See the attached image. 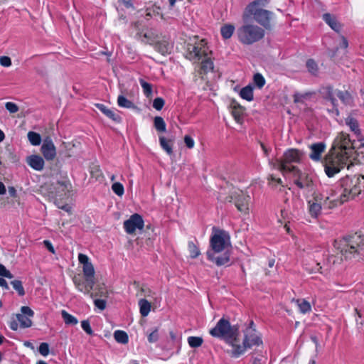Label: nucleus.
Returning a JSON list of instances; mask_svg holds the SVG:
<instances>
[{
  "label": "nucleus",
  "instance_id": "f3484780",
  "mask_svg": "<svg viewBox=\"0 0 364 364\" xmlns=\"http://www.w3.org/2000/svg\"><path fill=\"white\" fill-rule=\"evenodd\" d=\"M41 152L47 161H52L56 156V148L50 137L47 136L43 139Z\"/></svg>",
  "mask_w": 364,
  "mask_h": 364
},
{
  "label": "nucleus",
  "instance_id": "ddd939ff",
  "mask_svg": "<svg viewBox=\"0 0 364 364\" xmlns=\"http://www.w3.org/2000/svg\"><path fill=\"white\" fill-rule=\"evenodd\" d=\"M75 288L84 294L90 295L94 288L95 279L93 278L85 277L80 274L75 275L73 278Z\"/></svg>",
  "mask_w": 364,
  "mask_h": 364
},
{
  "label": "nucleus",
  "instance_id": "1a4fd4ad",
  "mask_svg": "<svg viewBox=\"0 0 364 364\" xmlns=\"http://www.w3.org/2000/svg\"><path fill=\"white\" fill-rule=\"evenodd\" d=\"M237 332V328L232 326L229 321L224 318L220 319L216 326L210 330L212 336L223 339L231 348H233V344L236 342Z\"/></svg>",
  "mask_w": 364,
  "mask_h": 364
},
{
  "label": "nucleus",
  "instance_id": "e2e57ef3",
  "mask_svg": "<svg viewBox=\"0 0 364 364\" xmlns=\"http://www.w3.org/2000/svg\"><path fill=\"white\" fill-rule=\"evenodd\" d=\"M0 287L4 288L5 289H9V286L6 281L3 278H0Z\"/></svg>",
  "mask_w": 364,
  "mask_h": 364
},
{
  "label": "nucleus",
  "instance_id": "3c124183",
  "mask_svg": "<svg viewBox=\"0 0 364 364\" xmlns=\"http://www.w3.org/2000/svg\"><path fill=\"white\" fill-rule=\"evenodd\" d=\"M164 105V100L161 97L156 98L153 102V107L156 110H161Z\"/></svg>",
  "mask_w": 364,
  "mask_h": 364
},
{
  "label": "nucleus",
  "instance_id": "bf43d9fd",
  "mask_svg": "<svg viewBox=\"0 0 364 364\" xmlns=\"http://www.w3.org/2000/svg\"><path fill=\"white\" fill-rule=\"evenodd\" d=\"M348 46V42L347 39L344 36H341V42L340 44V48H347Z\"/></svg>",
  "mask_w": 364,
  "mask_h": 364
},
{
  "label": "nucleus",
  "instance_id": "c756f323",
  "mask_svg": "<svg viewBox=\"0 0 364 364\" xmlns=\"http://www.w3.org/2000/svg\"><path fill=\"white\" fill-rule=\"evenodd\" d=\"M240 96L247 101H252L253 100V89L251 86L247 85L241 89L240 92Z\"/></svg>",
  "mask_w": 364,
  "mask_h": 364
},
{
  "label": "nucleus",
  "instance_id": "dca6fc26",
  "mask_svg": "<svg viewBox=\"0 0 364 364\" xmlns=\"http://www.w3.org/2000/svg\"><path fill=\"white\" fill-rule=\"evenodd\" d=\"M34 315L33 311L28 306H22L21 308V314H16V319L19 323L21 328H28L31 326L32 321L31 317Z\"/></svg>",
  "mask_w": 364,
  "mask_h": 364
},
{
  "label": "nucleus",
  "instance_id": "774afa93",
  "mask_svg": "<svg viewBox=\"0 0 364 364\" xmlns=\"http://www.w3.org/2000/svg\"><path fill=\"white\" fill-rule=\"evenodd\" d=\"M5 138V134L3 132V131H1L0 129V142H1Z\"/></svg>",
  "mask_w": 364,
  "mask_h": 364
},
{
  "label": "nucleus",
  "instance_id": "4c0bfd02",
  "mask_svg": "<svg viewBox=\"0 0 364 364\" xmlns=\"http://www.w3.org/2000/svg\"><path fill=\"white\" fill-rule=\"evenodd\" d=\"M203 343V340L199 336H190L188 338V343L191 348H198Z\"/></svg>",
  "mask_w": 364,
  "mask_h": 364
},
{
  "label": "nucleus",
  "instance_id": "423d86ee",
  "mask_svg": "<svg viewBox=\"0 0 364 364\" xmlns=\"http://www.w3.org/2000/svg\"><path fill=\"white\" fill-rule=\"evenodd\" d=\"M235 341V343L233 344V348L228 351L229 354L233 358L240 357L248 348L262 344V341L255 328L252 321L250 322L249 326L245 330L242 341H241L237 334Z\"/></svg>",
  "mask_w": 364,
  "mask_h": 364
},
{
  "label": "nucleus",
  "instance_id": "2f4dec72",
  "mask_svg": "<svg viewBox=\"0 0 364 364\" xmlns=\"http://www.w3.org/2000/svg\"><path fill=\"white\" fill-rule=\"evenodd\" d=\"M117 104L120 107L123 108H127V109H135L136 106L134 104L127 100L124 96L123 95H119L117 98Z\"/></svg>",
  "mask_w": 364,
  "mask_h": 364
},
{
  "label": "nucleus",
  "instance_id": "c9c22d12",
  "mask_svg": "<svg viewBox=\"0 0 364 364\" xmlns=\"http://www.w3.org/2000/svg\"><path fill=\"white\" fill-rule=\"evenodd\" d=\"M62 317L64 322L67 325H76L78 323L77 319L73 315L68 314L66 311L63 310L61 311Z\"/></svg>",
  "mask_w": 364,
  "mask_h": 364
},
{
  "label": "nucleus",
  "instance_id": "0e129e2a",
  "mask_svg": "<svg viewBox=\"0 0 364 364\" xmlns=\"http://www.w3.org/2000/svg\"><path fill=\"white\" fill-rule=\"evenodd\" d=\"M123 4L127 8H133V4L131 0H124L123 1Z\"/></svg>",
  "mask_w": 364,
  "mask_h": 364
},
{
  "label": "nucleus",
  "instance_id": "09e8293b",
  "mask_svg": "<svg viewBox=\"0 0 364 364\" xmlns=\"http://www.w3.org/2000/svg\"><path fill=\"white\" fill-rule=\"evenodd\" d=\"M94 304L97 309L102 311L105 309L107 302L105 299H95Z\"/></svg>",
  "mask_w": 364,
  "mask_h": 364
},
{
  "label": "nucleus",
  "instance_id": "4d7b16f0",
  "mask_svg": "<svg viewBox=\"0 0 364 364\" xmlns=\"http://www.w3.org/2000/svg\"><path fill=\"white\" fill-rule=\"evenodd\" d=\"M56 206L60 208V209H62L66 212H70L71 210V207L70 205H69L68 204H62L61 202H58L57 200L55 202Z\"/></svg>",
  "mask_w": 364,
  "mask_h": 364
},
{
  "label": "nucleus",
  "instance_id": "f03ea898",
  "mask_svg": "<svg viewBox=\"0 0 364 364\" xmlns=\"http://www.w3.org/2000/svg\"><path fill=\"white\" fill-rule=\"evenodd\" d=\"M354 153V147L349 135L343 132L338 133L324 161V171L328 177L334 176L346 166L349 168L352 165L351 158Z\"/></svg>",
  "mask_w": 364,
  "mask_h": 364
},
{
  "label": "nucleus",
  "instance_id": "b1692460",
  "mask_svg": "<svg viewBox=\"0 0 364 364\" xmlns=\"http://www.w3.org/2000/svg\"><path fill=\"white\" fill-rule=\"evenodd\" d=\"M346 124L350 128V131L357 136L360 135V129L358 121L351 117H348L345 120Z\"/></svg>",
  "mask_w": 364,
  "mask_h": 364
},
{
  "label": "nucleus",
  "instance_id": "4be33fe9",
  "mask_svg": "<svg viewBox=\"0 0 364 364\" xmlns=\"http://www.w3.org/2000/svg\"><path fill=\"white\" fill-rule=\"evenodd\" d=\"M324 21L335 31L339 32L341 24L338 22L336 18L330 14H325L323 16Z\"/></svg>",
  "mask_w": 364,
  "mask_h": 364
},
{
  "label": "nucleus",
  "instance_id": "20e7f679",
  "mask_svg": "<svg viewBox=\"0 0 364 364\" xmlns=\"http://www.w3.org/2000/svg\"><path fill=\"white\" fill-rule=\"evenodd\" d=\"M231 247L229 233L223 230L213 228L210 240V250L207 251L208 259L218 266L230 262L229 248Z\"/></svg>",
  "mask_w": 364,
  "mask_h": 364
},
{
  "label": "nucleus",
  "instance_id": "c85d7f7f",
  "mask_svg": "<svg viewBox=\"0 0 364 364\" xmlns=\"http://www.w3.org/2000/svg\"><path fill=\"white\" fill-rule=\"evenodd\" d=\"M114 338L115 341L122 344H126L129 341L127 333L124 331L117 330L114 333Z\"/></svg>",
  "mask_w": 364,
  "mask_h": 364
},
{
  "label": "nucleus",
  "instance_id": "39448f33",
  "mask_svg": "<svg viewBox=\"0 0 364 364\" xmlns=\"http://www.w3.org/2000/svg\"><path fill=\"white\" fill-rule=\"evenodd\" d=\"M210 54V51L204 39L195 43H188L187 46L186 58L194 63H200V69L204 73L213 70V63L209 56Z\"/></svg>",
  "mask_w": 364,
  "mask_h": 364
},
{
  "label": "nucleus",
  "instance_id": "0eeeda50",
  "mask_svg": "<svg viewBox=\"0 0 364 364\" xmlns=\"http://www.w3.org/2000/svg\"><path fill=\"white\" fill-rule=\"evenodd\" d=\"M303 158L304 153L301 151L290 149L284 153L282 159L269 160V164L272 168L280 171L284 175L287 173L293 172V169H298L297 167L291 165V164L301 163Z\"/></svg>",
  "mask_w": 364,
  "mask_h": 364
},
{
  "label": "nucleus",
  "instance_id": "69168bd1",
  "mask_svg": "<svg viewBox=\"0 0 364 364\" xmlns=\"http://www.w3.org/2000/svg\"><path fill=\"white\" fill-rule=\"evenodd\" d=\"M261 147L264 151V154L266 156H268V154H269V149L266 147V146L263 144V143H261Z\"/></svg>",
  "mask_w": 364,
  "mask_h": 364
},
{
  "label": "nucleus",
  "instance_id": "338daca9",
  "mask_svg": "<svg viewBox=\"0 0 364 364\" xmlns=\"http://www.w3.org/2000/svg\"><path fill=\"white\" fill-rule=\"evenodd\" d=\"M6 193V188L2 182H0V195H3Z\"/></svg>",
  "mask_w": 364,
  "mask_h": 364
},
{
  "label": "nucleus",
  "instance_id": "37998d69",
  "mask_svg": "<svg viewBox=\"0 0 364 364\" xmlns=\"http://www.w3.org/2000/svg\"><path fill=\"white\" fill-rule=\"evenodd\" d=\"M14 289L17 291L18 294L20 296H23L25 294V291L22 285V282L19 280H14L11 282Z\"/></svg>",
  "mask_w": 364,
  "mask_h": 364
},
{
  "label": "nucleus",
  "instance_id": "7c9ffc66",
  "mask_svg": "<svg viewBox=\"0 0 364 364\" xmlns=\"http://www.w3.org/2000/svg\"><path fill=\"white\" fill-rule=\"evenodd\" d=\"M154 125L159 132H165L166 131V124L161 117L157 116L154 119Z\"/></svg>",
  "mask_w": 364,
  "mask_h": 364
},
{
  "label": "nucleus",
  "instance_id": "6e6d98bb",
  "mask_svg": "<svg viewBox=\"0 0 364 364\" xmlns=\"http://www.w3.org/2000/svg\"><path fill=\"white\" fill-rule=\"evenodd\" d=\"M308 96L307 93L302 94L296 92L294 95V102H302L304 99H305Z\"/></svg>",
  "mask_w": 364,
  "mask_h": 364
},
{
  "label": "nucleus",
  "instance_id": "6e6552de",
  "mask_svg": "<svg viewBox=\"0 0 364 364\" xmlns=\"http://www.w3.org/2000/svg\"><path fill=\"white\" fill-rule=\"evenodd\" d=\"M267 4L268 0H255L250 3L247 6L243 15L244 21H247L250 16H253L258 23L265 28L269 27L272 13L262 8Z\"/></svg>",
  "mask_w": 364,
  "mask_h": 364
},
{
  "label": "nucleus",
  "instance_id": "f704fd0d",
  "mask_svg": "<svg viewBox=\"0 0 364 364\" xmlns=\"http://www.w3.org/2000/svg\"><path fill=\"white\" fill-rule=\"evenodd\" d=\"M243 114H244V110L241 107L235 106L232 108V114L237 123L241 124L242 122Z\"/></svg>",
  "mask_w": 364,
  "mask_h": 364
},
{
  "label": "nucleus",
  "instance_id": "5701e85b",
  "mask_svg": "<svg viewBox=\"0 0 364 364\" xmlns=\"http://www.w3.org/2000/svg\"><path fill=\"white\" fill-rule=\"evenodd\" d=\"M96 107L107 117L112 119L114 122H119L120 120V117L119 114L115 113L114 111L108 109L105 105L102 104H97Z\"/></svg>",
  "mask_w": 364,
  "mask_h": 364
},
{
  "label": "nucleus",
  "instance_id": "72a5a7b5",
  "mask_svg": "<svg viewBox=\"0 0 364 364\" xmlns=\"http://www.w3.org/2000/svg\"><path fill=\"white\" fill-rule=\"evenodd\" d=\"M27 136H28V139L29 142L33 146H38L41 144V136L38 133L31 131V132H28Z\"/></svg>",
  "mask_w": 364,
  "mask_h": 364
},
{
  "label": "nucleus",
  "instance_id": "9d476101",
  "mask_svg": "<svg viewBox=\"0 0 364 364\" xmlns=\"http://www.w3.org/2000/svg\"><path fill=\"white\" fill-rule=\"evenodd\" d=\"M323 95L330 101L331 104L332 105L333 108L331 109H328V111L331 112L334 117L339 115V111L336 104V97H338L345 105H351L353 102L352 95L348 91L333 90L331 87L323 88Z\"/></svg>",
  "mask_w": 364,
  "mask_h": 364
},
{
  "label": "nucleus",
  "instance_id": "7ed1b4c3",
  "mask_svg": "<svg viewBox=\"0 0 364 364\" xmlns=\"http://www.w3.org/2000/svg\"><path fill=\"white\" fill-rule=\"evenodd\" d=\"M333 252L326 261V265L329 269L341 264L343 259H360L364 255V236L355 233L335 240Z\"/></svg>",
  "mask_w": 364,
  "mask_h": 364
},
{
  "label": "nucleus",
  "instance_id": "9b49d317",
  "mask_svg": "<svg viewBox=\"0 0 364 364\" xmlns=\"http://www.w3.org/2000/svg\"><path fill=\"white\" fill-rule=\"evenodd\" d=\"M237 34L242 43L250 45L264 37V30L258 26L246 23L237 29Z\"/></svg>",
  "mask_w": 364,
  "mask_h": 364
},
{
  "label": "nucleus",
  "instance_id": "c03bdc74",
  "mask_svg": "<svg viewBox=\"0 0 364 364\" xmlns=\"http://www.w3.org/2000/svg\"><path fill=\"white\" fill-rule=\"evenodd\" d=\"M254 83L258 88H262L265 84V79L260 73H256L253 77Z\"/></svg>",
  "mask_w": 364,
  "mask_h": 364
},
{
  "label": "nucleus",
  "instance_id": "2eb2a0df",
  "mask_svg": "<svg viewBox=\"0 0 364 364\" xmlns=\"http://www.w3.org/2000/svg\"><path fill=\"white\" fill-rule=\"evenodd\" d=\"M291 173L294 177V183L298 188L303 189L311 187L313 181L309 175L302 173L299 168L293 169V172Z\"/></svg>",
  "mask_w": 364,
  "mask_h": 364
},
{
  "label": "nucleus",
  "instance_id": "412c9836",
  "mask_svg": "<svg viewBox=\"0 0 364 364\" xmlns=\"http://www.w3.org/2000/svg\"><path fill=\"white\" fill-rule=\"evenodd\" d=\"M109 290L105 284L97 285L94 291H91L90 296L91 298L100 297L102 299L107 298L109 296Z\"/></svg>",
  "mask_w": 364,
  "mask_h": 364
},
{
  "label": "nucleus",
  "instance_id": "49530a36",
  "mask_svg": "<svg viewBox=\"0 0 364 364\" xmlns=\"http://www.w3.org/2000/svg\"><path fill=\"white\" fill-rule=\"evenodd\" d=\"M5 107L11 114L16 113L19 109L17 105L11 102H6Z\"/></svg>",
  "mask_w": 364,
  "mask_h": 364
},
{
  "label": "nucleus",
  "instance_id": "a18cd8bd",
  "mask_svg": "<svg viewBox=\"0 0 364 364\" xmlns=\"http://www.w3.org/2000/svg\"><path fill=\"white\" fill-rule=\"evenodd\" d=\"M159 338V331L157 328H155L148 335V341L149 343H156Z\"/></svg>",
  "mask_w": 364,
  "mask_h": 364
},
{
  "label": "nucleus",
  "instance_id": "f257e3e1",
  "mask_svg": "<svg viewBox=\"0 0 364 364\" xmlns=\"http://www.w3.org/2000/svg\"><path fill=\"white\" fill-rule=\"evenodd\" d=\"M360 181V177L357 176H346L336 186L323 189L321 193L314 192L312 198L308 200L309 215L316 218L322 209H332L357 196L361 192Z\"/></svg>",
  "mask_w": 364,
  "mask_h": 364
},
{
  "label": "nucleus",
  "instance_id": "473e14b6",
  "mask_svg": "<svg viewBox=\"0 0 364 364\" xmlns=\"http://www.w3.org/2000/svg\"><path fill=\"white\" fill-rule=\"evenodd\" d=\"M235 31V27L232 25L227 24L221 27L220 32L223 38H230Z\"/></svg>",
  "mask_w": 364,
  "mask_h": 364
},
{
  "label": "nucleus",
  "instance_id": "603ef678",
  "mask_svg": "<svg viewBox=\"0 0 364 364\" xmlns=\"http://www.w3.org/2000/svg\"><path fill=\"white\" fill-rule=\"evenodd\" d=\"M0 276L9 279L14 277L13 274L3 264H0Z\"/></svg>",
  "mask_w": 364,
  "mask_h": 364
},
{
  "label": "nucleus",
  "instance_id": "393cba45",
  "mask_svg": "<svg viewBox=\"0 0 364 364\" xmlns=\"http://www.w3.org/2000/svg\"><path fill=\"white\" fill-rule=\"evenodd\" d=\"M295 302L301 314H306L311 311V305L306 299H296Z\"/></svg>",
  "mask_w": 364,
  "mask_h": 364
},
{
  "label": "nucleus",
  "instance_id": "58836bf2",
  "mask_svg": "<svg viewBox=\"0 0 364 364\" xmlns=\"http://www.w3.org/2000/svg\"><path fill=\"white\" fill-rule=\"evenodd\" d=\"M188 251L190 253V257L191 258H196L198 257L200 254V252L198 249V247L195 245L193 242H189L188 245Z\"/></svg>",
  "mask_w": 364,
  "mask_h": 364
},
{
  "label": "nucleus",
  "instance_id": "680f3d73",
  "mask_svg": "<svg viewBox=\"0 0 364 364\" xmlns=\"http://www.w3.org/2000/svg\"><path fill=\"white\" fill-rule=\"evenodd\" d=\"M19 324H18V321H13L11 322V324H10V328L14 330V331H16L18 328Z\"/></svg>",
  "mask_w": 364,
  "mask_h": 364
},
{
  "label": "nucleus",
  "instance_id": "052dcab7",
  "mask_svg": "<svg viewBox=\"0 0 364 364\" xmlns=\"http://www.w3.org/2000/svg\"><path fill=\"white\" fill-rule=\"evenodd\" d=\"M269 181H270V182H271V183L275 182V183H277V184H280V183H282V180H281V178H277V177L274 176L273 175H271V176H269Z\"/></svg>",
  "mask_w": 364,
  "mask_h": 364
},
{
  "label": "nucleus",
  "instance_id": "de8ad7c7",
  "mask_svg": "<svg viewBox=\"0 0 364 364\" xmlns=\"http://www.w3.org/2000/svg\"><path fill=\"white\" fill-rule=\"evenodd\" d=\"M39 353L43 356H47L49 354V346L47 343H41L38 348Z\"/></svg>",
  "mask_w": 364,
  "mask_h": 364
},
{
  "label": "nucleus",
  "instance_id": "864d4df0",
  "mask_svg": "<svg viewBox=\"0 0 364 364\" xmlns=\"http://www.w3.org/2000/svg\"><path fill=\"white\" fill-rule=\"evenodd\" d=\"M184 143L188 149H193L195 145L194 139L189 135H185Z\"/></svg>",
  "mask_w": 364,
  "mask_h": 364
},
{
  "label": "nucleus",
  "instance_id": "cd10ccee",
  "mask_svg": "<svg viewBox=\"0 0 364 364\" xmlns=\"http://www.w3.org/2000/svg\"><path fill=\"white\" fill-rule=\"evenodd\" d=\"M140 314L142 316H147L151 310V304L145 299L139 301Z\"/></svg>",
  "mask_w": 364,
  "mask_h": 364
},
{
  "label": "nucleus",
  "instance_id": "8fccbe9b",
  "mask_svg": "<svg viewBox=\"0 0 364 364\" xmlns=\"http://www.w3.org/2000/svg\"><path fill=\"white\" fill-rule=\"evenodd\" d=\"M81 327L88 335H92L93 333V331L90 326V322L88 320L82 321H81Z\"/></svg>",
  "mask_w": 364,
  "mask_h": 364
},
{
  "label": "nucleus",
  "instance_id": "4468645a",
  "mask_svg": "<svg viewBox=\"0 0 364 364\" xmlns=\"http://www.w3.org/2000/svg\"><path fill=\"white\" fill-rule=\"evenodd\" d=\"M144 223L142 217L135 213L124 222V228L128 234L134 233L136 230H142Z\"/></svg>",
  "mask_w": 364,
  "mask_h": 364
},
{
  "label": "nucleus",
  "instance_id": "5fc2aeb1",
  "mask_svg": "<svg viewBox=\"0 0 364 364\" xmlns=\"http://www.w3.org/2000/svg\"><path fill=\"white\" fill-rule=\"evenodd\" d=\"M0 64L4 67H9L11 65V60L8 56H1Z\"/></svg>",
  "mask_w": 364,
  "mask_h": 364
},
{
  "label": "nucleus",
  "instance_id": "f8f14e48",
  "mask_svg": "<svg viewBox=\"0 0 364 364\" xmlns=\"http://www.w3.org/2000/svg\"><path fill=\"white\" fill-rule=\"evenodd\" d=\"M230 201L235 204L239 212L244 215L250 214L252 200L247 191L234 188L230 193Z\"/></svg>",
  "mask_w": 364,
  "mask_h": 364
},
{
  "label": "nucleus",
  "instance_id": "e433bc0d",
  "mask_svg": "<svg viewBox=\"0 0 364 364\" xmlns=\"http://www.w3.org/2000/svg\"><path fill=\"white\" fill-rule=\"evenodd\" d=\"M159 143L161 148L168 154L171 155L173 153L172 145L163 136H159Z\"/></svg>",
  "mask_w": 364,
  "mask_h": 364
},
{
  "label": "nucleus",
  "instance_id": "13d9d810",
  "mask_svg": "<svg viewBox=\"0 0 364 364\" xmlns=\"http://www.w3.org/2000/svg\"><path fill=\"white\" fill-rule=\"evenodd\" d=\"M43 244L46 246V247L52 253L55 252L54 247L52 245V243L49 240H44Z\"/></svg>",
  "mask_w": 364,
  "mask_h": 364
},
{
  "label": "nucleus",
  "instance_id": "a878e982",
  "mask_svg": "<svg viewBox=\"0 0 364 364\" xmlns=\"http://www.w3.org/2000/svg\"><path fill=\"white\" fill-rule=\"evenodd\" d=\"M303 265L304 269L309 273H315L319 272L322 269L320 263L316 261L309 262L307 260H305L303 262Z\"/></svg>",
  "mask_w": 364,
  "mask_h": 364
},
{
  "label": "nucleus",
  "instance_id": "bb28decb",
  "mask_svg": "<svg viewBox=\"0 0 364 364\" xmlns=\"http://www.w3.org/2000/svg\"><path fill=\"white\" fill-rule=\"evenodd\" d=\"M68 186H70V184L66 181L58 182L55 187L58 191L55 193V197L61 198L62 196H65L66 192L68 190Z\"/></svg>",
  "mask_w": 364,
  "mask_h": 364
},
{
  "label": "nucleus",
  "instance_id": "ea45409f",
  "mask_svg": "<svg viewBox=\"0 0 364 364\" xmlns=\"http://www.w3.org/2000/svg\"><path fill=\"white\" fill-rule=\"evenodd\" d=\"M112 190L118 196H122L124 193V186L119 182H114L112 185Z\"/></svg>",
  "mask_w": 364,
  "mask_h": 364
},
{
  "label": "nucleus",
  "instance_id": "a211bd4d",
  "mask_svg": "<svg viewBox=\"0 0 364 364\" xmlns=\"http://www.w3.org/2000/svg\"><path fill=\"white\" fill-rule=\"evenodd\" d=\"M78 261L82 264V272L85 277L93 278L95 279V268L90 258L82 253L78 255Z\"/></svg>",
  "mask_w": 364,
  "mask_h": 364
},
{
  "label": "nucleus",
  "instance_id": "aec40b11",
  "mask_svg": "<svg viewBox=\"0 0 364 364\" xmlns=\"http://www.w3.org/2000/svg\"><path fill=\"white\" fill-rule=\"evenodd\" d=\"M28 164L36 171H41L44 167V160L38 155H31L27 158Z\"/></svg>",
  "mask_w": 364,
  "mask_h": 364
},
{
  "label": "nucleus",
  "instance_id": "6ab92c4d",
  "mask_svg": "<svg viewBox=\"0 0 364 364\" xmlns=\"http://www.w3.org/2000/svg\"><path fill=\"white\" fill-rule=\"evenodd\" d=\"M325 144L322 142L314 144L310 146L311 154L309 157L315 161H318L321 159V154L325 150Z\"/></svg>",
  "mask_w": 364,
  "mask_h": 364
},
{
  "label": "nucleus",
  "instance_id": "79ce46f5",
  "mask_svg": "<svg viewBox=\"0 0 364 364\" xmlns=\"http://www.w3.org/2000/svg\"><path fill=\"white\" fill-rule=\"evenodd\" d=\"M140 85L146 97H149L152 94V86L144 80H139Z\"/></svg>",
  "mask_w": 364,
  "mask_h": 364
},
{
  "label": "nucleus",
  "instance_id": "a19ab883",
  "mask_svg": "<svg viewBox=\"0 0 364 364\" xmlns=\"http://www.w3.org/2000/svg\"><path fill=\"white\" fill-rule=\"evenodd\" d=\"M306 68L308 69V71L314 75H316L318 73V65L317 63L312 59H309L306 61Z\"/></svg>",
  "mask_w": 364,
  "mask_h": 364
}]
</instances>
